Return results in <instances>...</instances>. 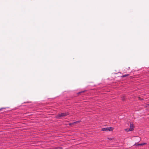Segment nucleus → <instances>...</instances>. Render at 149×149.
<instances>
[{"instance_id":"7ed1b4c3","label":"nucleus","mask_w":149,"mask_h":149,"mask_svg":"<svg viewBox=\"0 0 149 149\" xmlns=\"http://www.w3.org/2000/svg\"><path fill=\"white\" fill-rule=\"evenodd\" d=\"M68 115V112H65L61 113L58 115V117H64Z\"/></svg>"},{"instance_id":"423d86ee","label":"nucleus","mask_w":149,"mask_h":149,"mask_svg":"<svg viewBox=\"0 0 149 149\" xmlns=\"http://www.w3.org/2000/svg\"><path fill=\"white\" fill-rule=\"evenodd\" d=\"M79 121H76V122H74L73 123H72V124L76 123H79Z\"/></svg>"},{"instance_id":"6e6552de","label":"nucleus","mask_w":149,"mask_h":149,"mask_svg":"<svg viewBox=\"0 0 149 149\" xmlns=\"http://www.w3.org/2000/svg\"><path fill=\"white\" fill-rule=\"evenodd\" d=\"M84 91H82V92H79V93H78V94H79L80 93H82V92H83Z\"/></svg>"},{"instance_id":"20e7f679","label":"nucleus","mask_w":149,"mask_h":149,"mask_svg":"<svg viewBox=\"0 0 149 149\" xmlns=\"http://www.w3.org/2000/svg\"><path fill=\"white\" fill-rule=\"evenodd\" d=\"M129 75V74H127L124 75H123L122 77H126L127 76H128Z\"/></svg>"},{"instance_id":"1a4fd4ad","label":"nucleus","mask_w":149,"mask_h":149,"mask_svg":"<svg viewBox=\"0 0 149 149\" xmlns=\"http://www.w3.org/2000/svg\"><path fill=\"white\" fill-rule=\"evenodd\" d=\"M140 144H138L136 145V146H140Z\"/></svg>"},{"instance_id":"9d476101","label":"nucleus","mask_w":149,"mask_h":149,"mask_svg":"<svg viewBox=\"0 0 149 149\" xmlns=\"http://www.w3.org/2000/svg\"><path fill=\"white\" fill-rule=\"evenodd\" d=\"M3 109V108H1V109H0V111H1V109Z\"/></svg>"},{"instance_id":"39448f33","label":"nucleus","mask_w":149,"mask_h":149,"mask_svg":"<svg viewBox=\"0 0 149 149\" xmlns=\"http://www.w3.org/2000/svg\"><path fill=\"white\" fill-rule=\"evenodd\" d=\"M146 143H140V146H143V145H146Z\"/></svg>"},{"instance_id":"0eeeda50","label":"nucleus","mask_w":149,"mask_h":149,"mask_svg":"<svg viewBox=\"0 0 149 149\" xmlns=\"http://www.w3.org/2000/svg\"><path fill=\"white\" fill-rule=\"evenodd\" d=\"M148 106H149V104H148L146 105V107H148Z\"/></svg>"},{"instance_id":"f03ea898","label":"nucleus","mask_w":149,"mask_h":149,"mask_svg":"<svg viewBox=\"0 0 149 149\" xmlns=\"http://www.w3.org/2000/svg\"><path fill=\"white\" fill-rule=\"evenodd\" d=\"M113 129L112 127L104 128L102 129V130L103 131H112Z\"/></svg>"},{"instance_id":"9b49d317","label":"nucleus","mask_w":149,"mask_h":149,"mask_svg":"<svg viewBox=\"0 0 149 149\" xmlns=\"http://www.w3.org/2000/svg\"><path fill=\"white\" fill-rule=\"evenodd\" d=\"M71 123L70 124V125H71Z\"/></svg>"},{"instance_id":"f257e3e1","label":"nucleus","mask_w":149,"mask_h":149,"mask_svg":"<svg viewBox=\"0 0 149 149\" xmlns=\"http://www.w3.org/2000/svg\"><path fill=\"white\" fill-rule=\"evenodd\" d=\"M134 127L133 124L131 123H130V128H126L125 130L126 132H129L132 131L134 130Z\"/></svg>"}]
</instances>
